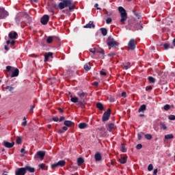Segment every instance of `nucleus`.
Masks as SVG:
<instances>
[{
  "label": "nucleus",
  "instance_id": "f257e3e1",
  "mask_svg": "<svg viewBox=\"0 0 175 175\" xmlns=\"http://www.w3.org/2000/svg\"><path fill=\"white\" fill-rule=\"evenodd\" d=\"M57 8H59L60 10L65 9V8H69V10H73L75 5L73 4L72 0H64L59 3Z\"/></svg>",
  "mask_w": 175,
  "mask_h": 175
},
{
  "label": "nucleus",
  "instance_id": "f03ea898",
  "mask_svg": "<svg viewBox=\"0 0 175 175\" xmlns=\"http://www.w3.org/2000/svg\"><path fill=\"white\" fill-rule=\"evenodd\" d=\"M119 13L120 14V23L122 24H125L126 20H128V14L126 13V10L123 7L120 6L118 8Z\"/></svg>",
  "mask_w": 175,
  "mask_h": 175
},
{
  "label": "nucleus",
  "instance_id": "7ed1b4c3",
  "mask_svg": "<svg viewBox=\"0 0 175 175\" xmlns=\"http://www.w3.org/2000/svg\"><path fill=\"white\" fill-rule=\"evenodd\" d=\"M107 44L109 46V50H111V47L112 49H117V47H118V42L116 41V40H114L111 36L108 37L107 40Z\"/></svg>",
  "mask_w": 175,
  "mask_h": 175
},
{
  "label": "nucleus",
  "instance_id": "20e7f679",
  "mask_svg": "<svg viewBox=\"0 0 175 175\" xmlns=\"http://www.w3.org/2000/svg\"><path fill=\"white\" fill-rule=\"evenodd\" d=\"M66 165V161L64 160H60L53 164H51V167L52 169H55L56 167H64Z\"/></svg>",
  "mask_w": 175,
  "mask_h": 175
},
{
  "label": "nucleus",
  "instance_id": "39448f33",
  "mask_svg": "<svg viewBox=\"0 0 175 175\" xmlns=\"http://www.w3.org/2000/svg\"><path fill=\"white\" fill-rule=\"evenodd\" d=\"M111 114V109H108L105 112H104L102 118L103 122H106L110 120V116Z\"/></svg>",
  "mask_w": 175,
  "mask_h": 175
},
{
  "label": "nucleus",
  "instance_id": "423d86ee",
  "mask_svg": "<svg viewBox=\"0 0 175 175\" xmlns=\"http://www.w3.org/2000/svg\"><path fill=\"white\" fill-rule=\"evenodd\" d=\"M79 98V101L82 102H87V96H88V93L85 92H79L77 94Z\"/></svg>",
  "mask_w": 175,
  "mask_h": 175
},
{
  "label": "nucleus",
  "instance_id": "0eeeda50",
  "mask_svg": "<svg viewBox=\"0 0 175 175\" xmlns=\"http://www.w3.org/2000/svg\"><path fill=\"white\" fill-rule=\"evenodd\" d=\"M46 156V152L44 151H38L34 156V159L38 161V159H44Z\"/></svg>",
  "mask_w": 175,
  "mask_h": 175
},
{
  "label": "nucleus",
  "instance_id": "6e6552de",
  "mask_svg": "<svg viewBox=\"0 0 175 175\" xmlns=\"http://www.w3.org/2000/svg\"><path fill=\"white\" fill-rule=\"evenodd\" d=\"M136 44H137L136 40L133 38L131 39L128 43L129 50H135L136 49Z\"/></svg>",
  "mask_w": 175,
  "mask_h": 175
},
{
  "label": "nucleus",
  "instance_id": "1a4fd4ad",
  "mask_svg": "<svg viewBox=\"0 0 175 175\" xmlns=\"http://www.w3.org/2000/svg\"><path fill=\"white\" fill-rule=\"evenodd\" d=\"M9 16V12L5 8H0V20H3Z\"/></svg>",
  "mask_w": 175,
  "mask_h": 175
},
{
  "label": "nucleus",
  "instance_id": "9d476101",
  "mask_svg": "<svg viewBox=\"0 0 175 175\" xmlns=\"http://www.w3.org/2000/svg\"><path fill=\"white\" fill-rule=\"evenodd\" d=\"M50 20V16L49 15L45 14L40 18V23L42 25H47V23H49Z\"/></svg>",
  "mask_w": 175,
  "mask_h": 175
},
{
  "label": "nucleus",
  "instance_id": "9b49d317",
  "mask_svg": "<svg viewBox=\"0 0 175 175\" xmlns=\"http://www.w3.org/2000/svg\"><path fill=\"white\" fill-rule=\"evenodd\" d=\"M26 173L25 167L17 168L15 171V175H25Z\"/></svg>",
  "mask_w": 175,
  "mask_h": 175
},
{
  "label": "nucleus",
  "instance_id": "f8f14e48",
  "mask_svg": "<svg viewBox=\"0 0 175 175\" xmlns=\"http://www.w3.org/2000/svg\"><path fill=\"white\" fill-rule=\"evenodd\" d=\"M3 146L5 147H6L7 148H12V147H13V146H14V142H8L6 141L3 142Z\"/></svg>",
  "mask_w": 175,
  "mask_h": 175
},
{
  "label": "nucleus",
  "instance_id": "ddd939ff",
  "mask_svg": "<svg viewBox=\"0 0 175 175\" xmlns=\"http://www.w3.org/2000/svg\"><path fill=\"white\" fill-rule=\"evenodd\" d=\"M64 124L68 128H70L72 125L75 126V123L70 120H65Z\"/></svg>",
  "mask_w": 175,
  "mask_h": 175
},
{
  "label": "nucleus",
  "instance_id": "4468645a",
  "mask_svg": "<svg viewBox=\"0 0 175 175\" xmlns=\"http://www.w3.org/2000/svg\"><path fill=\"white\" fill-rule=\"evenodd\" d=\"M10 39H17V37L18 36V34H17V32H10L8 35Z\"/></svg>",
  "mask_w": 175,
  "mask_h": 175
},
{
  "label": "nucleus",
  "instance_id": "2eb2a0df",
  "mask_svg": "<svg viewBox=\"0 0 175 175\" xmlns=\"http://www.w3.org/2000/svg\"><path fill=\"white\" fill-rule=\"evenodd\" d=\"M25 172L27 170V172H29V173H35V168L31 166L26 165L25 167Z\"/></svg>",
  "mask_w": 175,
  "mask_h": 175
},
{
  "label": "nucleus",
  "instance_id": "dca6fc26",
  "mask_svg": "<svg viewBox=\"0 0 175 175\" xmlns=\"http://www.w3.org/2000/svg\"><path fill=\"white\" fill-rule=\"evenodd\" d=\"M84 28H95V25H94V21H90L88 23V24L85 25L84 27Z\"/></svg>",
  "mask_w": 175,
  "mask_h": 175
},
{
  "label": "nucleus",
  "instance_id": "f3484780",
  "mask_svg": "<svg viewBox=\"0 0 175 175\" xmlns=\"http://www.w3.org/2000/svg\"><path fill=\"white\" fill-rule=\"evenodd\" d=\"M114 129H116V125L114 124L111 123L108 124L107 131L109 132H111L112 131H114Z\"/></svg>",
  "mask_w": 175,
  "mask_h": 175
},
{
  "label": "nucleus",
  "instance_id": "a211bd4d",
  "mask_svg": "<svg viewBox=\"0 0 175 175\" xmlns=\"http://www.w3.org/2000/svg\"><path fill=\"white\" fill-rule=\"evenodd\" d=\"M94 158L96 162H99V161H102V155L99 152H97L95 154Z\"/></svg>",
  "mask_w": 175,
  "mask_h": 175
},
{
  "label": "nucleus",
  "instance_id": "6ab92c4d",
  "mask_svg": "<svg viewBox=\"0 0 175 175\" xmlns=\"http://www.w3.org/2000/svg\"><path fill=\"white\" fill-rule=\"evenodd\" d=\"M20 73V71L18 68H16L12 73L11 77H17L18 76V74Z\"/></svg>",
  "mask_w": 175,
  "mask_h": 175
},
{
  "label": "nucleus",
  "instance_id": "aec40b11",
  "mask_svg": "<svg viewBox=\"0 0 175 175\" xmlns=\"http://www.w3.org/2000/svg\"><path fill=\"white\" fill-rule=\"evenodd\" d=\"M88 126V124L85 122H81L79 124V129H85Z\"/></svg>",
  "mask_w": 175,
  "mask_h": 175
},
{
  "label": "nucleus",
  "instance_id": "412c9836",
  "mask_svg": "<svg viewBox=\"0 0 175 175\" xmlns=\"http://www.w3.org/2000/svg\"><path fill=\"white\" fill-rule=\"evenodd\" d=\"M147 109V106L146 105H142L140 106L139 109H138V113H142L146 111Z\"/></svg>",
  "mask_w": 175,
  "mask_h": 175
},
{
  "label": "nucleus",
  "instance_id": "4be33fe9",
  "mask_svg": "<svg viewBox=\"0 0 175 175\" xmlns=\"http://www.w3.org/2000/svg\"><path fill=\"white\" fill-rule=\"evenodd\" d=\"M85 103H87V101H79L78 105L79 107L81 109H85Z\"/></svg>",
  "mask_w": 175,
  "mask_h": 175
},
{
  "label": "nucleus",
  "instance_id": "5701e85b",
  "mask_svg": "<svg viewBox=\"0 0 175 175\" xmlns=\"http://www.w3.org/2000/svg\"><path fill=\"white\" fill-rule=\"evenodd\" d=\"M83 163H84V159H83V157H79L77 159L78 166H81V165H83Z\"/></svg>",
  "mask_w": 175,
  "mask_h": 175
},
{
  "label": "nucleus",
  "instance_id": "b1692460",
  "mask_svg": "<svg viewBox=\"0 0 175 175\" xmlns=\"http://www.w3.org/2000/svg\"><path fill=\"white\" fill-rule=\"evenodd\" d=\"M126 159H127L126 157H121L119 159L120 163H122V164L126 163Z\"/></svg>",
  "mask_w": 175,
  "mask_h": 175
},
{
  "label": "nucleus",
  "instance_id": "393cba45",
  "mask_svg": "<svg viewBox=\"0 0 175 175\" xmlns=\"http://www.w3.org/2000/svg\"><path fill=\"white\" fill-rule=\"evenodd\" d=\"M54 39H55V37L49 36L48 38L46 39V42H48L49 44L53 43Z\"/></svg>",
  "mask_w": 175,
  "mask_h": 175
},
{
  "label": "nucleus",
  "instance_id": "a878e982",
  "mask_svg": "<svg viewBox=\"0 0 175 175\" xmlns=\"http://www.w3.org/2000/svg\"><path fill=\"white\" fill-rule=\"evenodd\" d=\"M131 68V62H127L126 64H123V69L128 70Z\"/></svg>",
  "mask_w": 175,
  "mask_h": 175
},
{
  "label": "nucleus",
  "instance_id": "bb28decb",
  "mask_svg": "<svg viewBox=\"0 0 175 175\" xmlns=\"http://www.w3.org/2000/svg\"><path fill=\"white\" fill-rule=\"evenodd\" d=\"M100 31L103 36H106V35H107V29L106 28L102 27L100 28Z\"/></svg>",
  "mask_w": 175,
  "mask_h": 175
},
{
  "label": "nucleus",
  "instance_id": "cd10ccee",
  "mask_svg": "<svg viewBox=\"0 0 175 175\" xmlns=\"http://www.w3.org/2000/svg\"><path fill=\"white\" fill-rule=\"evenodd\" d=\"M96 107L97 109H98L100 111H102V110H103V104H102L101 103H98L96 104Z\"/></svg>",
  "mask_w": 175,
  "mask_h": 175
},
{
  "label": "nucleus",
  "instance_id": "c85d7f7f",
  "mask_svg": "<svg viewBox=\"0 0 175 175\" xmlns=\"http://www.w3.org/2000/svg\"><path fill=\"white\" fill-rule=\"evenodd\" d=\"M70 100L72 102V103H79L80 100H79V98L77 97H72L70 98Z\"/></svg>",
  "mask_w": 175,
  "mask_h": 175
},
{
  "label": "nucleus",
  "instance_id": "c756f323",
  "mask_svg": "<svg viewBox=\"0 0 175 175\" xmlns=\"http://www.w3.org/2000/svg\"><path fill=\"white\" fill-rule=\"evenodd\" d=\"M83 68H84L85 70H87V71L91 70V66H90V64H85L84 65V67H83Z\"/></svg>",
  "mask_w": 175,
  "mask_h": 175
},
{
  "label": "nucleus",
  "instance_id": "7c9ffc66",
  "mask_svg": "<svg viewBox=\"0 0 175 175\" xmlns=\"http://www.w3.org/2000/svg\"><path fill=\"white\" fill-rule=\"evenodd\" d=\"M173 137H174V136L172 134H168L165 135V139H166V140H169L170 139H173Z\"/></svg>",
  "mask_w": 175,
  "mask_h": 175
},
{
  "label": "nucleus",
  "instance_id": "2f4dec72",
  "mask_svg": "<svg viewBox=\"0 0 175 175\" xmlns=\"http://www.w3.org/2000/svg\"><path fill=\"white\" fill-rule=\"evenodd\" d=\"M170 105L166 104L165 105H164L163 109L165 111H169V110H170Z\"/></svg>",
  "mask_w": 175,
  "mask_h": 175
},
{
  "label": "nucleus",
  "instance_id": "473e14b6",
  "mask_svg": "<svg viewBox=\"0 0 175 175\" xmlns=\"http://www.w3.org/2000/svg\"><path fill=\"white\" fill-rule=\"evenodd\" d=\"M163 47H164L165 50H167V49H172L173 48V46H170V44H164Z\"/></svg>",
  "mask_w": 175,
  "mask_h": 175
},
{
  "label": "nucleus",
  "instance_id": "72a5a7b5",
  "mask_svg": "<svg viewBox=\"0 0 175 175\" xmlns=\"http://www.w3.org/2000/svg\"><path fill=\"white\" fill-rule=\"evenodd\" d=\"M148 80L149 82L152 83V84H154V83H155V79L152 77H148Z\"/></svg>",
  "mask_w": 175,
  "mask_h": 175
},
{
  "label": "nucleus",
  "instance_id": "f704fd0d",
  "mask_svg": "<svg viewBox=\"0 0 175 175\" xmlns=\"http://www.w3.org/2000/svg\"><path fill=\"white\" fill-rule=\"evenodd\" d=\"M23 142V138L21 137H18L16 139V144H21Z\"/></svg>",
  "mask_w": 175,
  "mask_h": 175
},
{
  "label": "nucleus",
  "instance_id": "c9c22d12",
  "mask_svg": "<svg viewBox=\"0 0 175 175\" xmlns=\"http://www.w3.org/2000/svg\"><path fill=\"white\" fill-rule=\"evenodd\" d=\"M160 126L161 129H163V131H166V129H167V126H166V124L164 123H160Z\"/></svg>",
  "mask_w": 175,
  "mask_h": 175
},
{
  "label": "nucleus",
  "instance_id": "e433bc0d",
  "mask_svg": "<svg viewBox=\"0 0 175 175\" xmlns=\"http://www.w3.org/2000/svg\"><path fill=\"white\" fill-rule=\"evenodd\" d=\"M135 28H136L137 31H139V30L142 31V29H143V25H140V24L137 25L135 26Z\"/></svg>",
  "mask_w": 175,
  "mask_h": 175
},
{
  "label": "nucleus",
  "instance_id": "4c0bfd02",
  "mask_svg": "<svg viewBox=\"0 0 175 175\" xmlns=\"http://www.w3.org/2000/svg\"><path fill=\"white\" fill-rule=\"evenodd\" d=\"M7 44H11V46H14L15 44V42H14V40H12L10 41V40H8L6 42Z\"/></svg>",
  "mask_w": 175,
  "mask_h": 175
},
{
  "label": "nucleus",
  "instance_id": "58836bf2",
  "mask_svg": "<svg viewBox=\"0 0 175 175\" xmlns=\"http://www.w3.org/2000/svg\"><path fill=\"white\" fill-rule=\"evenodd\" d=\"M120 151L122 152H126V149L125 148V144H122V147H121Z\"/></svg>",
  "mask_w": 175,
  "mask_h": 175
},
{
  "label": "nucleus",
  "instance_id": "ea45409f",
  "mask_svg": "<svg viewBox=\"0 0 175 175\" xmlns=\"http://www.w3.org/2000/svg\"><path fill=\"white\" fill-rule=\"evenodd\" d=\"M5 90H8V91H10V92H13L14 88H13L12 86H6Z\"/></svg>",
  "mask_w": 175,
  "mask_h": 175
},
{
  "label": "nucleus",
  "instance_id": "a19ab883",
  "mask_svg": "<svg viewBox=\"0 0 175 175\" xmlns=\"http://www.w3.org/2000/svg\"><path fill=\"white\" fill-rule=\"evenodd\" d=\"M145 137H146L148 140H151V139H152V135H151V134H146V135H145Z\"/></svg>",
  "mask_w": 175,
  "mask_h": 175
},
{
  "label": "nucleus",
  "instance_id": "79ce46f5",
  "mask_svg": "<svg viewBox=\"0 0 175 175\" xmlns=\"http://www.w3.org/2000/svg\"><path fill=\"white\" fill-rule=\"evenodd\" d=\"M40 169H42V170H44V167H46V164L44 163H41L38 165Z\"/></svg>",
  "mask_w": 175,
  "mask_h": 175
},
{
  "label": "nucleus",
  "instance_id": "37998d69",
  "mask_svg": "<svg viewBox=\"0 0 175 175\" xmlns=\"http://www.w3.org/2000/svg\"><path fill=\"white\" fill-rule=\"evenodd\" d=\"M90 53H92L93 54H96V53H97L98 51H96V48H92L90 49Z\"/></svg>",
  "mask_w": 175,
  "mask_h": 175
},
{
  "label": "nucleus",
  "instance_id": "c03bdc74",
  "mask_svg": "<svg viewBox=\"0 0 175 175\" xmlns=\"http://www.w3.org/2000/svg\"><path fill=\"white\" fill-rule=\"evenodd\" d=\"M168 119L170 120L171 121H174L175 116L174 115H170V116H169Z\"/></svg>",
  "mask_w": 175,
  "mask_h": 175
},
{
  "label": "nucleus",
  "instance_id": "a18cd8bd",
  "mask_svg": "<svg viewBox=\"0 0 175 175\" xmlns=\"http://www.w3.org/2000/svg\"><path fill=\"white\" fill-rule=\"evenodd\" d=\"M136 148H137V150H142V148H143V145H142V144H138L136 146Z\"/></svg>",
  "mask_w": 175,
  "mask_h": 175
},
{
  "label": "nucleus",
  "instance_id": "49530a36",
  "mask_svg": "<svg viewBox=\"0 0 175 175\" xmlns=\"http://www.w3.org/2000/svg\"><path fill=\"white\" fill-rule=\"evenodd\" d=\"M154 169V166H152V164H150L148 167V172H151Z\"/></svg>",
  "mask_w": 175,
  "mask_h": 175
},
{
  "label": "nucleus",
  "instance_id": "de8ad7c7",
  "mask_svg": "<svg viewBox=\"0 0 175 175\" xmlns=\"http://www.w3.org/2000/svg\"><path fill=\"white\" fill-rule=\"evenodd\" d=\"M58 8V5L57 4H53L52 8H51V12H53V9H57Z\"/></svg>",
  "mask_w": 175,
  "mask_h": 175
},
{
  "label": "nucleus",
  "instance_id": "09e8293b",
  "mask_svg": "<svg viewBox=\"0 0 175 175\" xmlns=\"http://www.w3.org/2000/svg\"><path fill=\"white\" fill-rule=\"evenodd\" d=\"M111 21H112L111 18H107L106 19V23L107 24H111Z\"/></svg>",
  "mask_w": 175,
  "mask_h": 175
},
{
  "label": "nucleus",
  "instance_id": "8fccbe9b",
  "mask_svg": "<svg viewBox=\"0 0 175 175\" xmlns=\"http://www.w3.org/2000/svg\"><path fill=\"white\" fill-rule=\"evenodd\" d=\"M114 55H116V53H114V52H111L108 54V57H110V58H113V57H114Z\"/></svg>",
  "mask_w": 175,
  "mask_h": 175
},
{
  "label": "nucleus",
  "instance_id": "3c124183",
  "mask_svg": "<svg viewBox=\"0 0 175 175\" xmlns=\"http://www.w3.org/2000/svg\"><path fill=\"white\" fill-rule=\"evenodd\" d=\"M53 121H55V122H58V121H59V118H58L57 116L53 117Z\"/></svg>",
  "mask_w": 175,
  "mask_h": 175
},
{
  "label": "nucleus",
  "instance_id": "603ef678",
  "mask_svg": "<svg viewBox=\"0 0 175 175\" xmlns=\"http://www.w3.org/2000/svg\"><path fill=\"white\" fill-rule=\"evenodd\" d=\"M6 70H7L8 72H12V66H6Z\"/></svg>",
  "mask_w": 175,
  "mask_h": 175
},
{
  "label": "nucleus",
  "instance_id": "864d4df0",
  "mask_svg": "<svg viewBox=\"0 0 175 175\" xmlns=\"http://www.w3.org/2000/svg\"><path fill=\"white\" fill-rule=\"evenodd\" d=\"M151 90H152V86H151V85L147 86L146 88V91H151Z\"/></svg>",
  "mask_w": 175,
  "mask_h": 175
},
{
  "label": "nucleus",
  "instance_id": "5fc2aeb1",
  "mask_svg": "<svg viewBox=\"0 0 175 175\" xmlns=\"http://www.w3.org/2000/svg\"><path fill=\"white\" fill-rule=\"evenodd\" d=\"M45 55H46V57H48L49 58H50V57H53V53L49 52V53H46Z\"/></svg>",
  "mask_w": 175,
  "mask_h": 175
},
{
  "label": "nucleus",
  "instance_id": "6e6d98bb",
  "mask_svg": "<svg viewBox=\"0 0 175 175\" xmlns=\"http://www.w3.org/2000/svg\"><path fill=\"white\" fill-rule=\"evenodd\" d=\"M100 75H101V76H107V73H106V72H105V71H100Z\"/></svg>",
  "mask_w": 175,
  "mask_h": 175
},
{
  "label": "nucleus",
  "instance_id": "4d7b16f0",
  "mask_svg": "<svg viewBox=\"0 0 175 175\" xmlns=\"http://www.w3.org/2000/svg\"><path fill=\"white\" fill-rule=\"evenodd\" d=\"M121 96H122L123 98H126V92H122Z\"/></svg>",
  "mask_w": 175,
  "mask_h": 175
},
{
  "label": "nucleus",
  "instance_id": "13d9d810",
  "mask_svg": "<svg viewBox=\"0 0 175 175\" xmlns=\"http://www.w3.org/2000/svg\"><path fill=\"white\" fill-rule=\"evenodd\" d=\"M65 120V118L64 116H61L59 121V122H62V121H64Z\"/></svg>",
  "mask_w": 175,
  "mask_h": 175
},
{
  "label": "nucleus",
  "instance_id": "bf43d9fd",
  "mask_svg": "<svg viewBox=\"0 0 175 175\" xmlns=\"http://www.w3.org/2000/svg\"><path fill=\"white\" fill-rule=\"evenodd\" d=\"M21 152L22 153V154H27V151H25V149H24V148H22L21 150Z\"/></svg>",
  "mask_w": 175,
  "mask_h": 175
},
{
  "label": "nucleus",
  "instance_id": "052dcab7",
  "mask_svg": "<svg viewBox=\"0 0 175 175\" xmlns=\"http://www.w3.org/2000/svg\"><path fill=\"white\" fill-rule=\"evenodd\" d=\"M20 20H21V17L17 16V17L16 18V23H20Z\"/></svg>",
  "mask_w": 175,
  "mask_h": 175
},
{
  "label": "nucleus",
  "instance_id": "680f3d73",
  "mask_svg": "<svg viewBox=\"0 0 175 175\" xmlns=\"http://www.w3.org/2000/svg\"><path fill=\"white\" fill-rule=\"evenodd\" d=\"M93 85H94V87H98V85H99V83H98V81H95L93 83Z\"/></svg>",
  "mask_w": 175,
  "mask_h": 175
},
{
  "label": "nucleus",
  "instance_id": "e2e57ef3",
  "mask_svg": "<svg viewBox=\"0 0 175 175\" xmlns=\"http://www.w3.org/2000/svg\"><path fill=\"white\" fill-rule=\"evenodd\" d=\"M22 126H27V121H23L22 122Z\"/></svg>",
  "mask_w": 175,
  "mask_h": 175
},
{
  "label": "nucleus",
  "instance_id": "0e129e2a",
  "mask_svg": "<svg viewBox=\"0 0 175 175\" xmlns=\"http://www.w3.org/2000/svg\"><path fill=\"white\" fill-rule=\"evenodd\" d=\"M157 174H158V170L157 169L154 170L153 174L157 175Z\"/></svg>",
  "mask_w": 175,
  "mask_h": 175
},
{
  "label": "nucleus",
  "instance_id": "69168bd1",
  "mask_svg": "<svg viewBox=\"0 0 175 175\" xmlns=\"http://www.w3.org/2000/svg\"><path fill=\"white\" fill-rule=\"evenodd\" d=\"M97 53H100V54H105V51L104 50H101V51H97Z\"/></svg>",
  "mask_w": 175,
  "mask_h": 175
},
{
  "label": "nucleus",
  "instance_id": "338daca9",
  "mask_svg": "<svg viewBox=\"0 0 175 175\" xmlns=\"http://www.w3.org/2000/svg\"><path fill=\"white\" fill-rule=\"evenodd\" d=\"M49 61V56H46V55H44V62H47Z\"/></svg>",
  "mask_w": 175,
  "mask_h": 175
},
{
  "label": "nucleus",
  "instance_id": "774afa93",
  "mask_svg": "<svg viewBox=\"0 0 175 175\" xmlns=\"http://www.w3.org/2000/svg\"><path fill=\"white\" fill-rule=\"evenodd\" d=\"M62 130L65 131H68V126H63L62 127Z\"/></svg>",
  "mask_w": 175,
  "mask_h": 175
}]
</instances>
